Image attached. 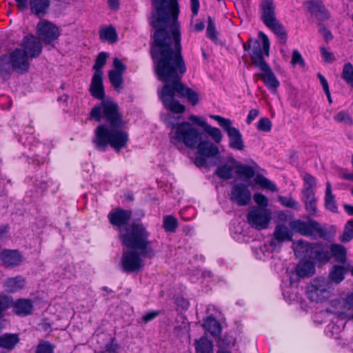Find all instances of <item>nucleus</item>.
Instances as JSON below:
<instances>
[{
    "label": "nucleus",
    "mask_w": 353,
    "mask_h": 353,
    "mask_svg": "<svg viewBox=\"0 0 353 353\" xmlns=\"http://www.w3.org/2000/svg\"><path fill=\"white\" fill-rule=\"evenodd\" d=\"M259 36L262 40L263 48L257 39H250L247 43H243V49L249 51L251 63L262 71V73L257 74L259 78L272 92L274 93L279 87L280 83L264 59V56H270V41L263 32H260Z\"/></svg>",
    "instance_id": "obj_4"
},
{
    "label": "nucleus",
    "mask_w": 353,
    "mask_h": 353,
    "mask_svg": "<svg viewBox=\"0 0 353 353\" xmlns=\"http://www.w3.org/2000/svg\"><path fill=\"white\" fill-rule=\"evenodd\" d=\"M278 201L284 207L294 209L299 208V203L294 201L291 196H279Z\"/></svg>",
    "instance_id": "obj_46"
},
{
    "label": "nucleus",
    "mask_w": 353,
    "mask_h": 353,
    "mask_svg": "<svg viewBox=\"0 0 353 353\" xmlns=\"http://www.w3.org/2000/svg\"><path fill=\"white\" fill-rule=\"evenodd\" d=\"M105 351L108 353H117L119 350V345L116 343L114 339H112L110 341L105 345Z\"/></svg>",
    "instance_id": "obj_55"
},
{
    "label": "nucleus",
    "mask_w": 353,
    "mask_h": 353,
    "mask_svg": "<svg viewBox=\"0 0 353 353\" xmlns=\"http://www.w3.org/2000/svg\"><path fill=\"white\" fill-rule=\"evenodd\" d=\"M21 46V49L30 59L38 57L42 52L41 41L32 34L24 37Z\"/></svg>",
    "instance_id": "obj_18"
},
{
    "label": "nucleus",
    "mask_w": 353,
    "mask_h": 353,
    "mask_svg": "<svg viewBox=\"0 0 353 353\" xmlns=\"http://www.w3.org/2000/svg\"><path fill=\"white\" fill-rule=\"evenodd\" d=\"M296 272L300 278L312 276L315 273V267L311 261L300 262L296 268Z\"/></svg>",
    "instance_id": "obj_28"
},
{
    "label": "nucleus",
    "mask_w": 353,
    "mask_h": 353,
    "mask_svg": "<svg viewBox=\"0 0 353 353\" xmlns=\"http://www.w3.org/2000/svg\"><path fill=\"white\" fill-rule=\"evenodd\" d=\"M353 309V292L348 294L346 299H339L332 300L330 302V306L328 308V311L330 313L335 314L337 317L344 319L347 318V312L350 310ZM351 319L353 320V314L352 315Z\"/></svg>",
    "instance_id": "obj_14"
},
{
    "label": "nucleus",
    "mask_w": 353,
    "mask_h": 353,
    "mask_svg": "<svg viewBox=\"0 0 353 353\" xmlns=\"http://www.w3.org/2000/svg\"><path fill=\"white\" fill-rule=\"evenodd\" d=\"M108 3L110 8L113 10L118 9L119 5V0H108Z\"/></svg>",
    "instance_id": "obj_64"
},
{
    "label": "nucleus",
    "mask_w": 353,
    "mask_h": 353,
    "mask_svg": "<svg viewBox=\"0 0 353 353\" xmlns=\"http://www.w3.org/2000/svg\"><path fill=\"white\" fill-rule=\"evenodd\" d=\"M294 253L299 257L309 258L320 263H327L331 259L327 245L321 242L310 243L299 241Z\"/></svg>",
    "instance_id": "obj_8"
},
{
    "label": "nucleus",
    "mask_w": 353,
    "mask_h": 353,
    "mask_svg": "<svg viewBox=\"0 0 353 353\" xmlns=\"http://www.w3.org/2000/svg\"><path fill=\"white\" fill-rule=\"evenodd\" d=\"M25 284L24 279L18 276L14 278H9L5 282V288L7 291L10 292H15L22 289Z\"/></svg>",
    "instance_id": "obj_33"
},
{
    "label": "nucleus",
    "mask_w": 353,
    "mask_h": 353,
    "mask_svg": "<svg viewBox=\"0 0 353 353\" xmlns=\"http://www.w3.org/2000/svg\"><path fill=\"white\" fill-rule=\"evenodd\" d=\"M230 199L239 206L248 205L251 202V192L248 187L244 183L234 184L231 190Z\"/></svg>",
    "instance_id": "obj_16"
},
{
    "label": "nucleus",
    "mask_w": 353,
    "mask_h": 353,
    "mask_svg": "<svg viewBox=\"0 0 353 353\" xmlns=\"http://www.w3.org/2000/svg\"><path fill=\"white\" fill-rule=\"evenodd\" d=\"M154 10L150 25L154 29L150 55L157 79L164 83L158 96L163 107L174 114H182L185 108L174 97L185 99L192 105L199 101V94L181 81L186 72L182 54L179 5L177 0H152Z\"/></svg>",
    "instance_id": "obj_1"
},
{
    "label": "nucleus",
    "mask_w": 353,
    "mask_h": 353,
    "mask_svg": "<svg viewBox=\"0 0 353 353\" xmlns=\"http://www.w3.org/2000/svg\"><path fill=\"white\" fill-rule=\"evenodd\" d=\"M132 214L131 210L117 208L108 214V218L110 224L118 228L120 232L121 230H124L131 223H128V222L132 217Z\"/></svg>",
    "instance_id": "obj_17"
},
{
    "label": "nucleus",
    "mask_w": 353,
    "mask_h": 353,
    "mask_svg": "<svg viewBox=\"0 0 353 353\" xmlns=\"http://www.w3.org/2000/svg\"><path fill=\"white\" fill-rule=\"evenodd\" d=\"M54 345L48 341L39 343L35 350V353H54Z\"/></svg>",
    "instance_id": "obj_47"
},
{
    "label": "nucleus",
    "mask_w": 353,
    "mask_h": 353,
    "mask_svg": "<svg viewBox=\"0 0 353 353\" xmlns=\"http://www.w3.org/2000/svg\"><path fill=\"white\" fill-rule=\"evenodd\" d=\"M171 128L175 129L174 134L170 136L171 142L183 143L190 149H196L199 141L202 139V133L191 123L183 121L179 123H172Z\"/></svg>",
    "instance_id": "obj_6"
},
{
    "label": "nucleus",
    "mask_w": 353,
    "mask_h": 353,
    "mask_svg": "<svg viewBox=\"0 0 353 353\" xmlns=\"http://www.w3.org/2000/svg\"><path fill=\"white\" fill-rule=\"evenodd\" d=\"M191 11L194 17L196 16L199 12L200 3L199 0H190Z\"/></svg>",
    "instance_id": "obj_59"
},
{
    "label": "nucleus",
    "mask_w": 353,
    "mask_h": 353,
    "mask_svg": "<svg viewBox=\"0 0 353 353\" xmlns=\"http://www.w3.org/2000/svg\"><path fill=\"white\" fill-rule=\"evenodd\" d=\"M333 290V285L327 279L317 277L307 286L306 294L312 301L322 302L330 296Z\"/></svg>",
    "instance_id": "obj_10"
},
{
    "label": "nucleus",
    "mask_w": 353,
    "mask_h": 353,
    "mask_svg": "<svg viewBox=\"0 0 353 353\" xmlns=\"http://www.w3.org/2000/svg\"><path fill=\"white\" fill-rule=\"evenodd\" d=\"M303 179L304 181V185L302 190V194H315V189L316 187V181L315 177L309 173H305L303 176Z\"/></svg>",
    "instance_id": "obj_34"
},
{
    "label": "nucleus",
    "mask_w": 353,
    "mask_h": 353,
    "mask_svg": "<svg viewBox=\"0 0 353 353\" xmlns=\"http://www.w3.org/2000/svg\"><path fill=\"white\" fill-rule=\"evenodd\" d=\"M103 74H100L99 72L94 73L91 84L90 86V92L91 95L99 100H104L105 90L103 84Z\"/></svg>",
    "instance_id": "obj_20"
},
{
    "label": "nucleus",
    "mask_w": 353,
    "mask_h": 353,
    "mask_svg": "<svg viewBox=\"0 0 353 353\" xmlns=\"http://www.w3.org/2000/svg\"><path fill=\"white\" fill-rule=\"evenodd\" d=\"M150 236L148 225L140 219L132 221L119 233L118 238L121 245L126 248V250H123L121 258L123 272L139 271L144 265L141 257L152 259L155 256V252L150 246Z\"/></svg>",
    "instance_id": "obj_3"
},
{
    "label": "nucleus",
    "mask_w": 353,
    "mask_h": 353,
    "mask_svg": "<svg viewBox=\"0 0 353 353\" xmlns=\"http://www.w3.org/2000/svg\"><path fill=\"white\" fill-rule=\"evenodd\" d=\"M204 130L214 140L216 143H220L221 141L223 135L219 128L212 127L208 124L204 128Z\"/></svg>",
    "instance_id": "obj_45"
},
{
    "label": "nucleus",
    "mask_w": 353,
    "mask_h": 353,
    "mask_svg": "<svg viewBox=\"0 0 353 353\" xmlns=\"http://www.w3.org/2000/svg\"><path fill=\"white\" fill-rule=\"evenodd\" d=\"M321 56L327 63H332L334 60L333 54L325 50V48H321Z\"/></svg>",
    "instance_id": "obj_57"
},
{
    "label": "nucleus",
    "mask_w": 353,
    "mask_h": 353,
    "mask_svg": "<svg viewBox=\"0 0 353 353\" xmlns=\"http://www.w3.org/2000/svg\"><path fill=\"white\" fill-rule=\"evenodd\" d=\"M236 339L230 334H225L221 341V349L231 348L234 346Z\"/></svg>",
    "instance_id": "obj_49"
},
{
    "label": "nucleus",
    "mask_w": 353,
    "mask_h": 353,
    "mask_svg": "<svg viewBox=\"0 0 353 353\" xmlns=\"http://www.w3.org/2000/svg\"><path fill=\"white\" fill-rule=\"evenodd\" d=\"M272 126L271 121L267 117H263L261 118L258 122L257 129L259 131L268 132L271 131Z\"/></svg>",
    "instance_id": "obj_48"
},
{
    "label": "nucleus",
    "mask_w": 353,
    "mask_h": 353,
    "mask_svg": "<svg viewBox=\"0 0 353 353\" xmlns=\"http://www.w3.org/2000/svg\"><path fill=\"white\" fill-rule=\"evenodd\" d=\"M206 33L207 36L211 39H214L216 38L215 23L211 17H208V18Z\"/></svg>",
    "instance_id": "obj_50"
},
{
    "label": "nucleus",
    "mask_w": 353,
    "mask_h": 353,
    "mask_svg": "<svg viewBox=\"0 0 353 353\" xmlns=\"http://www.w3.org/2000/svg\"><path fill=\"white\" fill-rule=\"evenodd\" d=\"M353 239V219L346 222L344 230L339 239L341 242H350Z\"/></svg>",
    "instance_id": "obj_39"
},
{
    "label": "nucleus",
    "mask_w": 353,
    "mask_h": 353,
    "mask_svg": "<svg viewBox=\"0 0 353 353\" xmlns=\"http://www.w3.org/2000/svg\"><path fill=\"white\" fill-rule=\"evenodd\" d=\"M259 111L257 109H252L250 110L246 118V123L250 124L259 115Z\"/></svg>",
    "instance_id": "obj_58"
},
{
    "label": "nucleus",
    "mask_w": 353,
    "mask_h": 353,
    "mask_svg": "<svg viewBox=\"0 0 353 353\" xmlns=\"http://www.w3.org/2000/svg\"><path fill=\"white\" fill-rule=\"evenodd\" d=\"M254 181L256 185H260L262 188L269 190L272 192L277 191L276 185L262 174H256L254 179Z\"/></svg>",
    "instance_id": "obj_37"
},
{
    "label": "nucleus",
    "mask_w": 353,
    "mask_h": 353,
    "mask_svg": "<svg viewBox=\"0 0 353 353\" xmlns=\"http://www.w3.org/2000/svg\"><path fill=\"white\" fill-rule=\"evenodd\" d=\"M90 119L100 122L103 118L107 124L101 123L94 130L92 143L96 149L105 152L108 146L116 152L126 147L128 133L123 130L124 121L118 105L113 101L104 99L95 105L90 114Z\"/></svg>",
    "instance_id": "obj_2"
},
{
    "label": "nucleus",
    "mask_w": 353,
    "mask_h": 353,
    "mask_svg": "<svg viewBox=\"0 0 353 353\" xmlns=\"http://www.w3.org/2000/svg\"><path fill=\"white\" fill-rule=\"evenodd\" d=\"M291 63L292 65H299L300 66H305V61L302 57V55L297 50H294L292 52V57Z\"/></svg>",
    "instance_id": "obj_52"
},
{
    "label": "nucleus",
    "mask_w": 353,
    "mask_h": 353,
    "mask_svg": "<svg viewBox=\"0 0 353 353\" xmlns=\"http://www.w3.org/2000/svg\"><path fill=\"white\" fill-rule=\"evenodd\" d=\"M196 353H213L212 342L206 337H201L195 341Z\"/></svg>",
    "instance_id": "obj_36"
},
{
    "label": "nucleus",
    "mask_w": 353,
    "mask_h": 353,
    "mask_svg": "<svg viewBox=\"0 0 353 353\" xmlns=\"http://www.w3.org/2000/svg\"><path fill=\"white\" fill-rule=\"evenodd\" d=\"M253 199L254 202L261 207L265 208L268 205V198L261 193H255Z\"/></svg>",
    "instance_id": "obj_53"
},
{
    "label": "nucleus",
    "mask_w": 353,
    "mask_h": 353,
    "mask_svg": "<svg viewBox=\"0 0 353 353\" xmlns=\"http://www.w3.org/2000/svg\"><path fill=\"white\" fill-rule=\"evenodd\" d=\"M30 58L20 48H16L9 55L0 57V74L3 77L9 76L13 71L20 74L28 72Z\"/></svg>",
    "instance_id": "obj_5"
},
{
    "label": "nucleus",
    "mask_w": 353,
    "mask_h": 353,
    "mask_svg": "<svg viewBox=\"0 0 353 353\" xmlns=\"http://www.w3.org/2000/svg\"><path fill=\"white\" fill-rule=\"evenodd\" d=\"M113 65L114 68V70L115 72H119L121 74H123L126 69L125 65L123 63L121 60L117 57H115L113 60Z\"/></svg>",
    "instance_id": "obj_56"
},
{
    "label": "nucleus",
    "mask_w": 353,
    "mask_h": 353,
    "mask_svg": "<svg viewBox=\"0 0 353 353\" xmlns=\"http://www.w3.org/2000/svg\"><path fill=\"white\" fill-rule=\"evenodd\" d=\"M108 76L112 85L115 89L119 88L121 86L123 82V74L119 72H115L114 70H110Z\"/></svg>",
    "instance_id": "obj_44"
},
{
    "label": "nucleus",
    "mask_w": 353,
    "mask_h": 353,
    "mask_svg": "<svg viewBox=\"0 0 353 353\" xmlns=\"http://www.w3.org/2000/svg\"><path fill=\"white\" fill-rule=\"evenodd\" d=\"M36 32L39 38L46 44L54 41L60 36L59 28L53 23L46 19L41 20L37 23Z\"/></svg>",
    "instance_id": "obj_12"
},
{
    "label": "nucleus",
    "mask_w": 353,
    "mask_h": 353,
    "mask_svg": "<svg viewBox=\"0 0 353 353\" xmlns=\"http://www.w3.org/2000/svg\"><path fill=\"white\" fill-rule=\"evenodd\" d=\"M161 312L158 310H151L149 312H147L143 316L142 320L144 323H148L153 319H154L156 317H157L160 314Z\"/></svg>",
    "instance_id": "obj_54"
},
{
    "label": "nucleus",
    "mask_w": 353,
    "mask_h": 353,
    "mask_svg": "<svg viewBox=\"0 0 353 353\" xmlns=\"http://www.w3.org/2000/svg\"><path fill=\"white\" fill-rule=\"evenodd\" d=\"M1 260L7 267L18 266L22 261V256L17 250H6L1 253Z\"/></svg>",
    "instance_id": "obj_23"
},
{
    "label": "nucleus",
    "mask_w": 353,
    "mask_h": 353,
    "mask_svg": "<svg viewBox=\"0 0 353 353\" xmlns=\"http://www.w3.org/2000/svg\"><path fill=\"white\" fill-rule=\"evenodd\" d=\"M19 341V334L5 333L0 336V347L7 351H12Z\"/></svg>",
    "instance_id": "obj_25"
},
{
    "label": "nucleus",
    "mask_w": 353,
    "mask_h": 353,
    "mask_svg": "<svg viewBox=\"0 0 353 353\" xmlns=\"http://www.w3.org/2000/svg\"><path fill=\"white\" fill-rule=\"evenodd\" d=\"M203 327L205 331L208 332L213 336H219L221 332V324L212 316H208L203 321Z\"/></svg>",
    "instance_id": "obj_27"
},
{
    "label": "nucleus",
    "mask_w": 353,
    "mask_h": 353,
    "mask_svg": "<svg viewBox=\"0 0 353 353\" xmlns=\"http://www.w3.org/2000/svg\"><path fill=\"white\" fill-rule=\"evenodd\" d=\"M108 57V53L105 52H101L99 53L93 65V70H94V73H97L99 72L100 74H103L102 68L105 64Z\"/></svg>",
    "instance_id": "obj_38"
},
{
    "label": "nucleus",
    "mask_w": 353,
    "mask_h": 353,
    "mask_svg": "<svg viewBox=\"0 0 353 353\" xmlns=\"http://www.w3.org/2000/svg\"><path fill=\"white\" fill-rule=\"evenodd\" d=\"M330 250L331 252L330 255L334 257L335 261L342 264L346 262L347 250L343 245L337 243H332L330 246Z\"/></svg>",
    "instance_id": "obj_29"
},
{
    "label": "nucleus",
    "mask_w": 353,
    "mask_h": 353,
    "mask_svg": "<svg viewBox=\"0 0 353 353\" xmlns=\"http://www.w3.org/2000/svg\"><path fill=\"white\" fill-rule=\"evenodd\" d=\"M99 38L102 41L114 43L117 41L118 35L116 29L112 26H110L108 28L100 30Z\"/></svg>",
    "instance_id": "obj_32"
},
{
    "label": "nucleus",
    "mask_w": 353,
    "mask_h": 353,
    "mask_svg": "<svg viewBox=\"0 0 353 353\" xmlns=\"http://www.w3.org/2000/svg\"><path fill=\"white\" fill-rule=\"evenodd\" d=\"M303 201L305 205L306 212L311 216L317 215L316 198L315 194H303Z\"/></svg>",
    "instance_id": "obj_31"
},
{
    "label": "nucleus",
    "mask_w": 353,
    "mask_h": 353,
    "mask_svg": "<svg viewBox=\"0 0 353 353\" xmlns=\"http://www.w3.org/2000/svg\"><path fill=\"white\" fill-rule=\"evenodd\" d=\"M33 303L30 299H19L13 301L12 312L19 316H26L32 314L33 311Z\"/></svg>",
    "instance_id": "obj_19"
},
{
    "label": "nucleus",
    "mask_w": 353,
    "mask_h": 353,
    "mask_svg": "<svg viewBox=\"0 0 353 353\" xmlns=\"http://www.w3.org/2000/svg\"><path fill=\"white\" fill-rule=\"evenodd\" d=\"M292 240V234L290 229L283 224H279L274 228L273 236L270 241L269 245L272 251L279 252L283 242L291 241Z\"/></svg>",
    "instance_id": "obj_15"
},
{
    "label": "nucleus",
    "mask_w": 353,
    "mask_h": 353,
    "mask_svg": "<svg viewBox=\"0 0 353 353\" xmlns=\"http://www.w3.org/2000/svg\"><path fill=\"white\" fill-rule=\"evenodd\" d=\"M308 10L319 21H325L330 18V13L321 1H310Z\"/></svg>",
    "instance_id": "obj_21"
},
{
    "label": "nucleus",
    "mask_w": 353,
    "mask_h": 353,
    "mask_svg": "<svg viewBox=\"0 0 353 353\" xmlns=\"http://www.w3.org/2000/svg\"><path fill=\"white\" fill-rule=\"evenodd\" d=\"M196 149L198 150V154L206 157H214L219 152L215 144L209 141H202V139L196 145Z\"/></svg>",
    "instance_id": "obj_24"
},
{
    "label": "nucleus",
    "mask_w": 353,
    "mask_h": 353,
    "mask_svg": "<svg viewBox=\"0 0 353 353\" xmlns=\"http://www.w3.org/2000/svg\"><path fill=\"white\" fill-rule=\"evenodd\" d=\"M189 119L198 125L203 127V128H205L206 125H208L205 121H203L200 117L196 115L190 116Z\"/></svg>",
    "instance_id": "obj_61"
},
{
    "label": "nucleus",
    "mask_w": 353,
    "mask_h": 353,
    "mask_svg": "<svg viewBox=\"0 0 353 353\" xmlns=\"http://www.w3.org/2000/svg\"><path fill=\"white\" fill-rule=\"evenodd\" d=\"M29 4L31 13L42 18L48 13L50 0H29Z\"/></svg>",
    "instance_id": "obj_22"
},
{
    "label": "nucleus",
    "mask_w": 353,
    "mask_h": 353,
    "mask_svg": "<svg viewBox=\"0 0 353 353\" xmlns=\"http://www.w3.org/2000/svg\"><path fill=\"white\" fill-rule=\"evenodd\" d=\"M290 228L295 232L306 236H318L321 239H327L329 232L327 230L313 219L304 221L300 219L290 222Z\"/></svg>",
    "instance_id": "obj_9"
},
{
    "label": "nucleus",
    "mask_w": 353,
    "mask_h": 353,
    "mask_svg": "<svg viewBox=\"0 0 353 353\" xmlns=\"http://www.w3.org/2000/svg\"><path fill=\"white\" fill-rule=\"evenodd\" d=\"M163 227L166 232H174L178 227L177 219L172 215L165 216L163 218Z\"/></svg>",
    "instance_id": "obj_41"
},
{
    "label": "nucleus",
    "mask_w": 353,
    "mask_h": 353,
    "mask_svg": "<svg viewBox=\"0 0 353 353\" xmlns=\"http://www.w3.org/2000/svg\"><path fill=\"white\" fill-rule=\"evenodd\" d=\"M210 117L217 121L219 125L227 133L229 138V147L236 150H243L245 148L243 136L240 130L232 126L230 119L219 115H210Z\"/></svg>",
    "instance_id": "obj_11"
},
{
    "label": "nucleus",
    "mask_w": 353,
    "mask_h": 353,
    "mask_svg": "<svg viewBox=\"0 0 353 353\" xmlns=\"http://www.w3.org/2000/svg\"><path fill=\"white\" fill-rule=\"evenodd\" d=\"M17 7L21 10L24 11L28 8V0H15Z\"/></svg>",
    "instance_id": "obj_63"
},
{
    "label": "nucleus",
    "mask_w": 353,
    "mask_h": 353,
    "mask_svg": "<svg viewBox=\"0 0 353 353\" xmlns=\"http://www.w3.org/2000/svg\"><path fill=\"white\" fill-rule=\"evenodd\" d=\"M317 76H318V77H319V79L320 80V82H321V83L322 85V87H323V89L324 92H328L329 85H328V83H327L326 79L321 73H318Z\"/></svg>",
    "instance_id": "obj_62"
},
{
    "label": "nucleus",
    "mask_w": 353,
    "mask_h": 353,
    "mask_svg": "<svg viewBox=\"0 0 353 353\" xmlns=\"http://www.w3.org/2000/svg\"><path fill=\"white\" fill-rule=\"evenodd\" d=\"M341 77L353 88V65L351 63L348 62L344 64Z\"/></svg>",
    "instance_id": "obj_40"
},
{
    "label": "nucleus",
    "mask_w": 353,
    "mask_h": 353,
    "mask_svg": "<svg viewBox=\"0 0 353 353\" xmlns=\"http://www.w3.org/2000/svg\"><path fill=\"white\" fill-rule=\"evenodd\" d=\"M248 223L256 230H263L268 228L270 214L265 209L254 208L247 214Z\"/></svg>",
    "instance_id": "obj_13"
},
{
    "label": "nucleus",
    "mask_w": 353,
    "mask_h": 353,
    "mask_svg": "<svg viewBox=\"0 0 353 353\" xmlns=\"http://www.w3.org/2000/svg\"><path fill=\"white\" fill-rule=\"evenodd\" d=\"M335 120L339 123H343L345 124H352V119L348 112L345 111L339 112L335 117Z\"/></svg>",
    "instance_id": "obj_51"
},
{
    "label": "nucleus",
    "mask_w": 353,
    "mask_h": 353,
    "mask_svg": "<svg viewBox=\"0 0 353 353\" xmlns=\"http://www.w3.org/2000/svg\"><path fill=\"white\" fill-rule=\"evenodd\" d=\"M260 10L263 23L277 36L281 43L285 44L287 41V32L284 26L276 19L274 1L261 0Z\"/></svg>",
    "instance_id": "obj_7"
},
{
    "label": "nucleus",
    "mask_w": 353,
    "mask_h": 353,
    "mask_svg": "<svg viewBox=\"0 0 353 353\" xmlns=\"http://www.w3.org/2000/svg\"><path fill=\"white\" fill-rule=\"evenodd\" d=\"M259 165L253 162L251 165L240 164L237 165V174L247 179H251L255 176L256 172L259 170Z\"/></svg>",
    "instance_id": "obj_35"
},
{
    "label": "nucleus",
    "mask_w": 353,
    "mask_h": 353,
    "mask_svg": "<svg viewBox=\"0 0 353 353\" xmlns=\"http://www.w3.org/2000/svg\"><path fill=\"white\" fill-rule=\"evenodd\" d=\"M205 156H201L199 154L194 159V163L199 168H202L206 165V159Z\"/></svg>",
    "instance_id": "obj_60"
},
{
    "label": "nucleus",
    "mask_w": 353,
    "mask_h": 353,
    "mask_svg": "<svg viewBox=\"0 0 353 353\" xmlns=\"http://www.w3.org/2000/svg\"><path fill=\"white\" fill-rule=\"evenodd\" d=\"M13 305V299L10 296L0 294V319L3 316V312L8 309L12 307Z\"/></svg>",
    "instance_id": "obj_43"
},
{
    "label": "nucleus",
    "mask_w": 353,
    "mask_h": 353,
    "mask_svg": "<svg viewBox=\"0 0 353 353\" xmlns=\"http://www.w3.org/2000/svg\"><path fill=\"white\" fill-rule=\"evenodd\" d=\"M325 208L332 212H336L338 207L336 204L335 196L332 193L331 183H326V188L325 193Z\"/></svg>",
    "instance_id": "obj_30"
},
{
    "label": "nucleus",
    "mask_w": 353,
    "mask_h": 353,
    "mask_svg": "<svg viewBox=\"0 0 353 353\" xmlns=\"http://www.w3.org/2000/svg\"><path fill=\"white\" fill-rule=\"evenodd\" d=\"M232 168L226 164L219 166L215 171V174L221 179L228 180L232 177Z\"/></svg>",
    "instance_id": "obj_42"
},
{
    "label": "nucleus",
    "mask_w": 353,
    "mask_h": 353,
    "mask_svg": "<svg viewBox=\"0 0 353 353\" xmlns=\"http://www.w3.org/2000/svg\"><path fill=\"white\" fill-rule=\"evenodd\" d=\"M348 270L346 268L339 265H334L330 271L327 279L332 284L333 283L339 284L345 279V276Z\"/></svg>",
    "instance_id": "obj_26"
}]
</instances>
